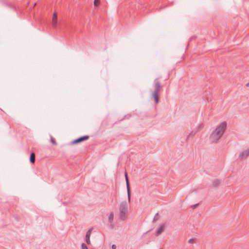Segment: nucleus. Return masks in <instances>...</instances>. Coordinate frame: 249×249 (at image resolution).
I'll list each match as a JSON object with an SVG mask.
<instances>
[{"instance_id": "nucleus-1", "label": "nucleus", "mask_w": 249, "mask_h": 249, "mask_svg": "<svg viewBox=\"0 0 249 249\" xmlns=\"http://www.w3.org/2000/svg\"><path fill=\"white\" fill-rule=\"evenodd\" d=\"M227 128V123L223 122L218 125L210 136V140L213 143H217L222 137Z\"/></svg>"}, {"instance_id": "nucleus-2", "label": "nucleus", "mask_w": 249, "mask_h": 249, "mask_svg": "<svg viewBox=\"0 0 249 249\" xmlns=\"http://www.w3.org/2000/svg\"><path fill=\"white\" fill-rule=\"evenodd\" d=\"M161 77L156 78L153 82L154 90L151 93V97L154 99L155 103L157 104L159 102L160 92L162 86L161 85L160 79Z\"/></svg>"}, {"instance_id": "nucleus-3", "label": "nucleus", "mask_w": 249, "mask_h": 249, "mask_svg": "<svg viewBox=\"0 0 249 249\" xmlns=\"http://www.w3.org/2000/svg\"><path fill=\"white\" fill-rule=\"evenodd\" d=\"M128 212V207L125 201L121 203L119 206V217L123 221L127 219V213Z\"/></svg>"}, {"instance_id": "nucleus-4", "label": "nucleus", "mask_w": 249, "mask_h": 249, "mask_svg": "<svg viewBox=\"0 0 249 249\" xmlns=\"http://www.w3.org/2000/svg\"><path fill=\"white\" fill-rule=\"evenodd\" d=\"M89 137L88 135L83 136L81 137H79L72 142V144H76L78 143H80L83 141H87L89 139Z\"/></svg>"}, {"instance_id": "nucleus-5", "label": "nucleus", "mask_w": 249, "mask_h": 249, "mask_svg": "<svg viewBox=\"0 0 249 249\" xmlns=\"http://www.w3.org/2000/svg\"><path fill=\"white\" fill-rule=\"evenodd\" d=\"M249 156V150H244L240 153L239 159L240 160H244Z\"/></svg>"}, {"instance_id": "nucleus-6", "label": "nucleus", "mask_w": 249, "mask_h": 249, "mask_svg": "<svg viewBox=\"0 0 249 249\" xmlns=\"http://www.w3.org/2000/svg\"><path fill=\"white\" fill-rule=\"evenodd\" d=\"M114 219V214L112 212L110 213L108 216V221L109 222V228L113 229L114 228V225L113 223Z\"/></svg>"}, {"instance_id": "nucleus-7", "label": "nucleus", "mask_w": 249, "mask_h": 249, "mask_svg": "<svg viewBox=\"0 0 249 249\" xmlns=\"http://www.w3.org/2000/svg\"><path fill=\"white\" fill-rule=\"evenodd\" d=\"M125 180H126V188H127V195H128V201H130V185L128 180V177H126V178H125Z\"/></svg>"}, {"instance_id": "nucleus-8", "label": "nucleus", "mask_w": 249, "mask_h": 249, "mask_svg": "<svg viewBox=\"0 0 249 249\" xmlns=\"http://www.w3.org/2000/svg\"><path fill=\"white\" fill-rule=\"evenodd\" d=\"M91 233V229H89L88 231L87 232L86 234V237H85L86 242L89 245L90 244V236Z\"/></svg>"}, {"instance_id": "nucleus-9", "label": "nucleus", "mask_w": 249, "mask_h": 249, "mask_svg": "<svg viewBox=\"0 0 249 249\" xmlns=\"http://www.w3.org/2000/svg\"><path fill=\"white\" fill-rule=\"evenodd\" d=\"M53 25L55 27L57 23V15L56 12L53 13L52 18Z\"/></svg>"}, {"instance_id": "nucleus-10", "label": "nucleus", "mask_w": 249, "mask_h": 249, "mask_svg": "<svg viewBox=\"0 0 249 249\" xmlns=\"http://www.w3.org/2000/svg\"><path fill=\"white\" fill-rule=\"evenodd\" d=\"M164 227V225L163 224H162L160 226L159 228L158 229V230L156 231V236H159L160 234L163 231Z\"/></svg>"}, {"instance_id": "nucleus-11", "label": "nucleus", "mask_w": 249, "mask_h": 249, "mask_svg": "<svg viewBox=\"0 0 249 249\" xmlns=\"http://www.w3.org/2000/svg\"><path fill=\"white\" fill-rule=\"evenodd\" d=\"M36 160V155L35 153L33 152L31 153L30 154V161L32 163H34Z\"/></svg>"}, {"instance_id": "nucleus-12", "label": "nucleus", "mask_w": 249, "mask_h": 249, "mask_svg": "<svg viewBox=\"0 0 249 249\" xmlns=\"http://www.w3.org/2000/svg\"><path fill=\"white\" fill-rule=\"evenodd\" d=\"M220 184V181L218 179H215L213 183V187H217Z\"/></svg>"}, {"instance_id": "nucleus-13", "label": "nucleus", "mask_w": 249, "mask_h": 249, "mask_svg": "<svg viewBox=\"0 0 249 249\" xmlns=\"http://www.w3.org/2000/svg\"><path fill=\"white\" fill-rule=\"evenodd\" d=\"M196 132L197 130L192 131L191 132H190L187 137L186 140H188L190 137L194 136L196 135Z\"/></svg>"}, {"instance_id": "nucleus-14", "label": "nucleus", "mask_w": 249, "mask_h": 249, "mask_svg": "<svg viewBox=\"0 0 249 249\" xmlns=\"http://www.w3.org/2000/svg\"><path fill=\"white\" fill-rule=\"evenodd\" d=\"M51 142L54 145L57 144V143H56L55 139L52 136H51Z\"/></svg>"}, {"instance_id": "nucleus-15", "label": "nucleus", "mask_w": 249, "mask_h": 249, "mask_svg": "<svg viewBox=\"0 0 249 249\" xmlns=\"http://www.w3.org/2000/svg\"><path fill=\"white\" fill-rule=\"evenodd\" d=\"M100 2V0H94V4L95 6H98Z\"/></svg>"}, {"instance_id": "nucleus-16", "label": "nucleus", "mask_w": 249, "mask_h": 249, "mask_svg": "<svg viewBox=\"0 0 249 249\" xmlns=\"http://www.w3.org/2000/svg\"><path fill=\"white\" fill-rule=\"evenodd\" d=\"M158 216H159V213H157L153 219V222H156V221H157L158 220Z\"/></svg>"}, {"instance_id": "nucleus-17", "label": "nucleus", "mask_w": 249, "mask_h": 249, "mask_svg": "<svg viewBox=\"0 0 249 249\" xmlns=\"http://www.w3.org/2000/svg\"><path fill=\"white\" fill-rule=\"evenodd\" d=\"M82 249H88L86 245L84 243H82L81 245Z\"/></svg>"}, {"instance_id": "nucleus-18", "label": "nucleus", "mask_w": 249, "mask_h": 249, "mask_svg": "<svg viewBox=\"0 0 249 249\" xmlns=\"http://www.w3.org/2000/svg\"><path fill=\"white\" fill-rule=\"evenodd\" d=\"M188 242L191 244H193L195 242L194 239H190L189 240Z\"/></svg>"}, {"instance_id": "nucleus-19", "label": "nucleus", "mask_w": 249, "mask_h": 249, "mask_svg": "<svg viewBox=\"0 0 249 249\" xmlns=\"http://www.w3.org/2000/svg\"><path fill=\"white\" fill-rule=\"evenodd\" d=\"M111 248L112 249H116V246L115 245H112Z\"/></svg>"}, {"instance_id": "nucleus-20", "label": "nucleus", "mask_w": 249, "mask_h": 249, "mask_svg": "<svg viewBox=\"0 0 249 249\" xmlns=\"http://www.w3.org/2000/svg\"><path fill=\"white\" fill-rule=\"evenodd\" d=\"M198 205V204H195L194 206H193V208H196Z\"/></svg>"}, {"instance_id": "nucleus-21", "label": "nucleus", "mask_w": 249, "mask_h": 249, "mask_svg": "<svg viewBox=\"0 0 249 249\" xmlns=\"http://www.w3.org/2000/svg\"><path fill=\"white\" fill-rule=\"evenodd\" d=\"M124 176H125V178H126V177H128L127 176V174L126 172H125Z\"/></svg>"}, {"instance_id": "nucleus-22", "label": "nucleus", "mask_w": 249, "mask_h": 249, "mask_svg": "<svg viewBox=\"0 0 249 249\" xmlns=\"http://www.w3.org/2000/svg\"><path fill=\"white\" fill-rule=\"evenodd\" d=\"M246 86L249 87V82L246 84Z\"/></svg>"}, {"instance_id": "nucleus-23", "label": "nucleus", "mask_w": 249, "mask_h": 249, "mask_svg": "<svg viewBox=\"0 0 249 249\" xmlns=\"http://www.w3.org/2000/svg\"><path fill=\"white\" fill-rule=\"evenodd\" d=\"M36 5V3H35V4H34V6H35V5Z\"/></svg>"}, {"instance_id": "nucleus-24", "label": "nucleus", "mask_w": 249, "mask_h": 249, "mask_svg": "<svg viewBox=\"0 0 249 249\" xmlns=\"http://www.w3.org/2000/svg\"><path fill=\"white\" fill-rule=\"evenodd\" d=\"M248 150H249V149Z\"/></svg>"}]
</instances>
